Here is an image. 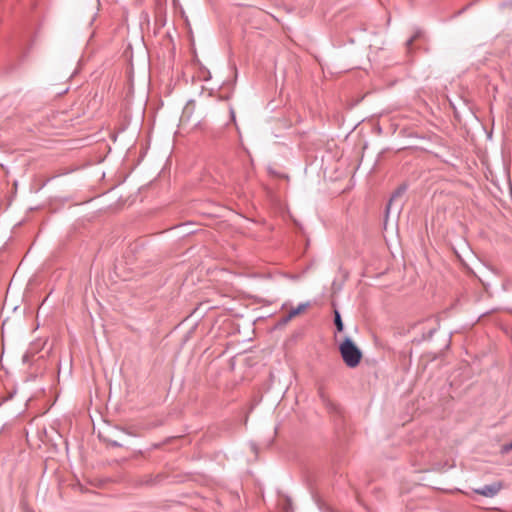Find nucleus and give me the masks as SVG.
<instances>
[{
	"label": "nucleus",
	"instance_id": "nucleus-1",
	"mask_svg": "<svg viewBox=\"0 0 512 512\" xmlns=\"http://www.w3.org/2000/svg\"><path fill=\"white\" fill-rule=\"evenodd\" d=\"M339 349L342 359L348 367L354 368L360 363L362 353L350 338H346Z\"/></svg>",
	"mask_w": 512,
	"mask_h": 512
},
{
	"label": "nucleus",
	"instance_id": "nucleus-2",
	"mask_svg": "<svg viewBox=\"0 0 512 512\" xmlns=\"http://www.w3.org/2000/svg\"><path fill=\"white\" fill-rule=\"evenodd\" d=\"M440 322L435 316H429L425 319L415 322L411 328L419 329L422 332V340L430 339L439 329Z\"/></svg>",
	"mask_w": 512,
	"mask_h": 512
},
{
	"label": "nucleus",
	"instance_id": "nucleus-3",
	"mask_svg": "<svg viewBox=\"0 0 512 512\" xmlns=\"http://www.w3.org/2000/svg\"><path fill=\"white\" fill-rule=\"evenodd\" d=\"M502 488H503L502 482L495 481V482L485 485L481 488L473 489V491L478 495L488 497V498H493L501 491Z\"/></svg>",
	"mask_w": 512,
	"mask_h": 512
},
{
	"label": "nucleus",
	"instance_id": "nucleus-4",
	"mask_svg": "<svg viewBox=\"0 0 512 512\" xmlns=\"http://www.w3.org/2000/svg\"><path fill=\"white\" fill-rule=\"evenodd\" d=\"M308 306H309V303H301L296 308L290 307V319L303 313L307 309Z\"/></svg>",
	"mask_w": 512,
	"mask_h": 512
},
{
	"label": "nucleus",
	"instance_id": "nucleus-5",
	"mask_svg": "<svg viewBox=\"0 0 512 512\" xmlns=\"http://www.w3.org/2000/svg\"><path fill=\"white\" fill-rule=\"evenodd\" d=\"M334 323H335L337 331L342 332L344 329V325H343L341 315L338 310L334 311Z\"/></svg>",
	"mask_w": 512,
	"mask_h": 512
},
{
	"label": "nucleus",
	"instance_id": "nucleus-6",
	"mask_svg": "<svg viewBox=\"0 0 512 512\" xmlns=\"http://www.w3.org/2000/svg\"><path fill=\"white\" fill-rule=\"evenodd\" d=\"M510 451H512V441L504 444L501 447V453H503V454L509 453Z\"/></svg>",
	"mask_w": 512,
	"mask_h": 512
},
{
	"label": "nucleus",
	"instance_id": "nucleus-7",
	"mask_svg": "<svg viewBox=\"0 0 512 512\" xmlns=\"http://www.w3.org/2000/svg\"><path fill=\"white\" fill-rule=\"evenodd\" d=\"M414 40H415V36H414V37H411V38L407 41V46H408V47H409V46H411V45H412V43L414 42Z\"/></svg>",
	"mask_w": 512,
	"mask_h": 512
},
{
	"label": "nucleus",
	"instance_id": "nucleus-8",
	"mask_svg": "<svg viewBox=\"0 0 512 512\" xmlns=\"http://www.w3.org/2000/svg\"><path fill=\"white\" fill-rule=\"evenodd\" d=\"M394 197H395V196H393V197L390 199V201H389V203H388V205H387V207H386L387 212H388V211H389V209H390V206H391V203H392V201H393Z\"/></svg>",
	"mask_w": 512,
	"mask_h": 512
},
{
	"label": "nucleus",
	"instance_id": "nucleus-9",
	"mask_svg": "<svg viewBox=\"0 0 512 512\" xmlns=\"http://www.w3.org/2000/svg\"><path fill=\"white\" fill-rule=\"evenodd\" d=\"M320 397L322 398L323 402H326V398L322 392H320Z\"/></svg>",
	"mask_w": 512,
	"mask_h": 512
},
{
	"label": "nucleus",
	"instance_id": "nucleus-10",
	"mask_svg": "<svg viewBox=\"0 0 512 512\" xmlns=\"http://www.w3.org/2000/svg\"><path fill=\"white\" fill-rule=\"evenodd\" d=\"M231 117H232V120L234 121L235 120V115H234L233 111H231Z\"/></svg>",
	"mask_w": 512,
	"mask_h": 512
}]
</instances>
